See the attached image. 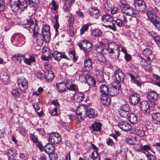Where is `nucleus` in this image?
Returning a JSON list of instances; mask_svg holds the SVG:
<instances>
[{"label":"nucleus","mask_w":160,"mask_h":160,"mask_svg":"<svg viewBox=\"0 0 160 160\" xmlns=\"http://www.w3.org/2000/svg\"><path fill=\"white\" fill-rule=\"evenodd\" d=\"M44 67L46 70V71H50V70L52 68V66L51 64L48 62H46L44 63Z\"/></svg>","instance_id":"nucleus-62"},{"label":"nucleus","mask_w":160,"mask_h":160,"mask_svg":"<svg viewBox=\"0 0 160 160\" xmlns=\"http://www.w3.org/2000/svg\"><path fill=\"white\" fill-rule=\"evenodd\" d=\"M40 103L39 101L34 102L33 105V106L36 111L37 110H39L40 109V107L39 106V104Z\"/></svg>","instance_id":"nucleus-64"},{"label":"nucleus","mask_w":160,"mask_h":160,"mask_svg":"<svg viewBox=\"0 0 160 160\" xmlns=\"http://www.w3.org/2000/svg\"><path fill=\"white\" fill-rule=\"evenodd\" d=\"M102 94L100 98L101 101L104 106H109L111 102L110 98L108 97L109 91H100Z\"/></svg>","instance_id":"nucleus-9"},{"label":"nucleus","mask_w":160,"mask_h":160,"mask_svg":"<svg viewBox=\"0 0 160 160\" xmlns=\"http://www.w3.org/2000/svg\"><path fill=\"white\" fill-rule=\"evenodd\" d=\"M50 56V53L49 50L42 54V59L47 60L50 58L51 57Z\"/></svg>","instance_id":"nucleus-43"},{"label":"nucleus","mask_w":160,"mask_h":160,"mask_svg":"<svg viewBox=\"0 0 160 160\" xmlns=\"http://www.w3.org/2000/svg\"><path fill=\"white\" fill-rule=\"evenodd\" d=\"M86 75H87L86 82L88 83L89 86L95 87L96 81L94 78L90 76L89 73H87Z\"/></svg>","instance_id":"nucleus-27"},{"label":"nucleus","mask_w":160,"mask_h":160,"mask_svg":"<svg viewBox=\"0 0 160 160\" xmlns=\"http://www.w3.org/2000/svg\"><path fill=\"white\" fill-rule=\"evenodd\" d=\"M113 78V79H115V81L112 83V88L111 89L119 90L121 89V86L120 83L123 82L124 79L125 75L124 73L120 69H117L114 72Z\"/></svg>","instance_id":"nucleus-3"},{"label":"nucleus","mask_w":160,"mask_h":160,"mask_svg":"<svg viewBox=\"0 0 160 160\" xmlns=\"http://www.w3.org/2000/svg\"><path fill=\"white\" fill-rule=\"evenodd\" d=\"M143 54L146 56L148 60H152L155 58V55L153 54L151 50L149 48H146L142 52Z\"/></svg>","instance_id":"nucleus-21"},{"label":"nucleus","mask_w":160,"mask_h":160,"mask_svg":"<svg viewBox=\"0 0 160 160\" xmlns=\"http://www.w3.org/2000/svg\"><path fill=\"white\" fill-rule=\"evenodd\" d=\"M90 15L94 18L97 19L100 16L99 11L97 9H92L90 12Z\"/></svg>","instance_id":"nucleus-31"},{"label":"nucleus","mask_w":160,"mask_h":160,"mask_svg":"<svg viewBox=\"0 0 160 160\" xmlns=\"http://www.w3.org/2000/svg\"><path fill=\"white\" fill-rule=\"evenodd\" d=\"M140 148L142 150L146 151H148L151 150V149L150 146L148 145L141 146Z\"/></svg>","instance_id":"nucleus-57"},{"label":"nucleus","mask_w":160,"mask_h":160,"mask_svg":"<svg viewBox=\"0 0 160 160\" xmlns=\"http://www.w3.org/2000/svg\"><path fill=\"white\" fill-rule=\"evenodd\" d=\"M90 158L92 160H100V154L97 151H94L92 153Z\"/></svg>","instance_id":"nucleus-32"},{"label":"nucleus","mask_w":160,"mask_h":160,"mask_svg":"<svg viewBox=\"0 0 160 160\" xmlns=\"http://www.w3.org/2000/svg\"><path fill=\"white\" fill-rule=\"evenodd\" d=\"M22 58L24 62L26 65L31 66L32 64L35 62L36 59L35 56L32 54L26 53L25 55L21 54H15L12 57L13 58Z\"/></svg>","instance_id":"nucleus-5"},{"label":"nucleus","mask_w":160,"mask_h":160,"mask_svg":"<svg viewBox=\"0 0 160 160\" xmlns=\"http://www.w3.org/2000/svg\"><path fill=\"white\" fill-rule=\"evenodd\" d=\"M18 84L20 90H26L28 87V81L23 77L18 79Z\"/></svg>","instance_id":"nucleus-13"},{"label":"nucleus","mask_w":160,"mask_h":160,"mask_svg":"<svg viewBox=\"0 0 160 160\" xmlns=\"http://www.w3.org/2000/svg\"><path fill=\"white\" fill-rule=\"evenodd\" d=\"M86 74L87 73L85 72V74H84L85 76L82 74L79 75V80L82 83H85L86 82L87 79V75H86Z\"/></svg>","instance_id":"nucleus-46"},{"label":"nucleus","mask_w":160,"mask_h":160,"mask_svg":"<svg viewBox=\"0 0 160 160\" xmlns=\"http://www.w3.org/2000/svg\"><path fill=\"white\" fill-rule=\"evenodd\" d=\"M104 7L107 11H109L112 9V5L109 2L107 1L105 3Z\"/></svg>","instance_id":"nucleus-49"},{"label":"nucleus","mask_w":160,"mask_h":160,"mask_svg":"<svg viewBox=\"0 0 160 160\" xmlns=\"http://www.w3.org/2000/svg\"><path fill=\"white\" fill-rule=\"evenodd\" d=\"M94 48L96 51L99 53H101L103 54L104 53V48L103 47L101 46H98L97 45L94 46Z\"/></svg>","instance_id":"nucleus-38"},{"label":"nucleus","mask_w":160,"mask_h":160,"mask_svg":"<svg viewBox=\"0 0 160 160\" xmlns=\"http://www.w3.org/2000/svg\"><path fill=\"white\" fill-rule=\"evenodd\" d=\"M118 112L120 116L125 118L126 117L128 116L129 112L119 109Z\"/></svg>","instance_id":"nucleus-41"},{"label":"nucleus","mask_w":160,"mask_h":160,"mask_svg":"<svg viewBox=\"0 0 160 160\" xmlns=\"http://www.w3.org/2000/svg\"><path fill=\"white\" fill-rule=\"evenodd\" d=\"M45 74L46 78L48 82H51L54 79V75L52 71H46Z\"/></svg>","instance_id":"nucleus-29"},{"label":"nucleus","mask_w":160,"mask_h":160,"mask_svg":"<svg viewBox=\"0 0 160 160\" xmlns=\"http://www.w3.org/2000/svg\"><path fill=\"white\" fill-rule=\"evenodd\" d=\"M119 45L114 42H111L108 44L107 49L108 53H112L113 51L119 50Z\"/></svg>","instance_id":"nucleus-22"},{"label":"nucleus","mask_w":160,"mask_h":160,"mask_svg":"<svg viewBox=\"0 0 160 160\" xmlns=\"http://www.w3.org/2000/svg\"><path fill=\"white\" fill-rule=\"evenodd\" d=\"M30 139L34 143H36L38 140V136L35 135L34 133L30 134Z\"/></svg>","instance_id":"nucleus-50"},{"label":"nucleus","mask_w":160,"mask_h":160,"mask_svg":"<svg viewBox=\"0 0 160 160\" xmlns=\"http://www.w3.org/2000/svg\"><path fill=\"white\" fill-rule=\"evenodd\" d=\"M49 112L51 116H58L60 115L59 112H58V108L56 107L54 108L52 110H49Z\"/></svg>","instance_id":"nucleus-39"},{"label":"nucleus","mask_w":160,"mask_h":160,"mask_svg":"<svg viewBox=\"0 0 160 160\" xmlns=\"http://www.w3.org/2000/svg\"><path fill=\"white\" fill-rule=\"evenodd\" d=\"M102 21L105 24H108L112 22L113 21V17L110 14H106L103 15L102 17Z\"/></svg>","instance_id":"nucleus-25"},{"label":"nucleus","mask_w":160,"mask_h":160,"mask_svg":"<svg viewBox=\"0 0 160 160\" xmlns=\"http://www.w3.org/2000/svg\"><path fill=\"white\" fill-rule=\"evenodd\" d=\"M11 41L14 45L21 47L25 43L26 40L25 37L22 34L15 33L12 35Z\"/></svg>","instance_id":"nucleus-6"},{"label":"nucleus","mask_w":160,"mask_h":160,"mask_svg":"<svg viewBox=\"0 0 160 160\" xmlns=\"http://www.w3.org/2000/svg\"><path fill=\"white\" fill-rule=\"evenodd\" d=\"M156 8L154 9L149 7L148 9L147 15L148 19L154 24L155 27L159 31H160V20L157 17L155 14L157 11Z\"/></svg>","instance_id":"nucleus-4"},{"label":"nucleus","mask_w":160,"mask_h":160,"mask_svg":"<svg viewBox=\"0 0 160 160\" xmlns=\"http://www.w3.org/2000/svg\"><path fill=\"white\" fill-rule=\"evenodd\" d=\"M108 92V95L109 94L112 97L115 96L119 93V91H109Z\"/></svg>","instance_id":"nucleus-61"},{"label":"nucleus","mask_w":160,"mask_h":160,"mask_svg":"<svg viewBox=\"0 0 160 160\" xmlns=\"http://www.w3.org/2000/svg\"><path fill=\"white\" fill-rule=\"evenodd\" d=\"M96 74L98 82H101L104 80L103 75L102 71H97L96 72Z\"/></svg>","instance_id":"nucleus-36"},{"label":"nucleus","mask_w":160,"mask_h":160,"mask_svg":"<svg viewBox=\"0 0 160 160\" xmlns=\"http://www.w3.org/2000/svg\"><path fill=\"white\" fill-rule=\"evenodd\" d=\"M128 121L132 124H135L138 122L137 117L136 114L134 113H130L128 116Z\"/></svg>","instance_id":"nucleus-26"},{"label":"nucleus","mask_w":160,"mask_h":160,"mask_svg":"<svg viewBox=\"0 0 160 160\" xmlns=\"http://www.w3.org/2000/svg\"><path fill=\"white\" fill-rule=\"evenodd\" d=\"M119 109L128 112H130V108L129 105L128 104L122 105L120 107Z\"/></svg>","instance_id":"nucleus-48"},{"label":"nucleus","mask_w":160,"mask_h":160,"mask_svg":"<svg viewBox=\"0 0 160 160\" xmlns=\"http://www.w3.org/2000/svg\"><path fill=\"white\" fill-rule=\"evenodd\" d=\"M7 153L8 160H15V157L18 155L17 150L14 148L8 149Z\"/></svg>","instance_id":"nucleus-20"},{"label":"nucleus","mask_w":160,"mask_h":160,"mask_svg":"<svg viewBox=\"0 0 160 160\" xmlns=\"http://www.w3.org/2000/svg\"><path fill=\"white\" fill-rule=\"evenodd\" d=\"M120 53V50H116L113 51L112 53H108L109 55L111 58L115 59L116 60L118 58Z\"/></svg>","instance_id":"nucleus-30"},{"label":"nucleus","mask_w":160,"mask_h":160,"mask_svg":"<svg viewBox=\"0 0 160 160\" xmlns=\"http://www.w3.org/2000/svg\"><path fill=\"white\" fill-rule=\"evenodd\" d=\"M140 99L139 95L135 93L132 94L130 96L129 101L132 104L135 105L139 103Z\"/></svg>","instance_id":"nucleus-17"},{"label":"nucleus","mask_w":160,"mask_h":160,"mask_svg":"<svg viewBox=\"0 0 160 160\" xmlns=\"http://www.w3.org/2000/svg\"><path fill=\"white\" fill-rule=\"evenodd\" d=\"M2 81L4 82L5 84H7L9 79V77L7 75H3L2 77Z\"/></svg>","instance_id":"nucleus-59"},{"label":"nucleus","mask_w":160,"mask_h":160,"mask_svg":"<svg viewBox=\"0 0 160 160\" xmlns=\"http://www.w3.org/2000/svg\"><path fill=\"white\" fill-rule=\"evenodd\" d=\"M34 143L36 144V146L39 148L41 151L42 152L43 151L44 147H43L42 143L41 141L38 140Z\"/></svg>","instance_id":"nucleus-51"},{"label":"nucleus","mask_w":160,"mask_h":160,"mask_svg":"<svg viewBox=\"0 0 160 160\" xmlns=\"http://www.w3.org/2000/svg\"><path fill=\"white\" fill-rule=\"evenodd\" d=\"M9 3L13 12L20 13L28 6L27 0H10Z\"/></svg>","instance_id":"nucleus-2"},{"label":"nucleus","mask_w":160,"mask_h":160,"mask_svg":"<svg viewBox=\"0 0 160 160\" xmlns=\"http://www.w3.org/2000/svg\"><path fill=\"white\" fill-rule=\"evenodd\" d=\"M52 55L55 60L58 61H59L62 58V53L57 51L54 52Z\"/></svg>","instance_id":"nucleus-33"},{"label":"nucleus","mask_w":160,"mask_h":160,"mask_svg":"<svg viewBox=\"0 0 160 160\" xmlns=\"http://www.w3.org/2000/svg\"><path fill=\"white\" fill-rule=\"evenodd\" d=\"M89 26V24H85L83 25L80 29V35L83 34L86 31H87L88 29Z\"/></svg>","instance_id":"nucleus-44"},{"label":"nucleus","mask_w":160,"mask_h":160,"mask_svg":"<svg viewBox=\"0 0 160 160\" xmlns=\"http://www.w3.org/2000/svg\"><path fill=\"white\" fill-rule=\"evenodd\" d=\"M102 124L101 122H95L92 124L89 128L92 132H100L102 130Z\"/></svg>","instance_id":"nucleus-15"},{"label":"nucleus","mask_w":160,"mask_h":160,"mask_svg":"<svg viewBox=\"0 0 160 160\" xmlns=\"http://www.w3.org/2000/svg\"><path fill=\"white\" fill-rule=\"evenodd\" d=\"M53 27L56 32L55 36H56L59 34L58 29L59 27V24L58 22H55L53 23Z\"/></svg>","instance_id":"nucleus-55"},{"label":"nucleus","mask_w":160,"mask_h":160,"mask_svg":"<svg viewBox=\"0 0 160 160\" xmlns=\"http://www.w3.org/2000/svg\"><path fill=\"white\" fill-rule=\"evenodd\" d=\"M86 115L91 118H95L98 116L97 111L92 108H90L88 110H86Z\"/></svg>","instance_id":"nucleus-24"},{"label":"nucleus","mask_w":160,"mask_h":160,"mask_svg":"<svg viewBox=\"0 0 160 160\" xmlns=\"http://www.w3.org/2000/svg\"><path fill=\"white\" fill-rule=\"evenodd\" d=\"M129 75L130 76L132 81L133 82L137 84V86L139 87L141 86V84L139 81L136 79V77L132 73H130Z\"/></svg>","instance_id":"nucleus-40"},{"label":"nucleus","mask_w":160,"mask_h":160,"mask_svg":"<svg viewBox=\"0 0 160 160\" xmlns=\"http://www.w3.org/2000/svg\"><path fill=\"white\" fill-rule=\"evenodd\" d=\"M154 155L151 153H148L147 155V158L148 160H156V158L154 152H153Z\"/></svg>","instance_id":"nucleus-47"},{"label":"nucleus","mask_w":160,"mask_h":160,"mask_svg":"<svg viewBox=\"0 0 160 160\" xmlns=\"http://www.w3.org/2000/svg\"><path fill=\"white\" fill-rule=\"evenodd\" d=\"M92 45L91 43L88 41L87 42V45L86 47V50H85L84 52L85 53L86 52H90L92 49Z\"/></svg>","instance_id":"nucleus-56"},{"label":"nucleus","mask_w":160,"mask_h":160,"mask_svg":"<svg viewBox=\"0 0 160 160\" xmlns=\"http://www.w3.org/2000/svg\"><path fill=\"white\" fill-rule=\"evenodd\" d=\"M133 145H138L140 143L139 138L136 137H132Z\"/></svg>","instance_id":"nucleus-58"},{"label":"nucleus","mask_w":160,"mask_h":160,"mask_svg":"<svg viewBox=\"0 0 160 160\" xmlns=\"http://www.w3.org/2000/svg\"><path fill=\"white\" fill-rule=\"evenodd\" d=\"M111 13L112 15V17L115 18H117L119 16L118 13L119 9L118 7H114L112 9H111Z\"/></svg>","instance_id":"nucleus-35"},{"label":"nucleus","mask_w":160,"mask_h":160,"mask_svg":"<svg viewBox=\"0 0 160 160\" xmlns=\"http://www.w3.org/2000/svg\"><path fill=\"white\" fill-rule=\"evenodd\" d=\"M109 88L108 86L105 84H101L99 86L100 90H108Z\"/></svg>","instance_id":"nucleus-60"},{"label":"nucleus","mask_w":160,"mask_h":160,"mask_svg":"<svg viewBox=\"0 0 160 160\" xmlns=\"http://www.w3.org/2000/svg\"><path fill=\"white\" fill-rule=\"evenodd\" d=\"M134 4L135 7L137 8L140 12H144L146 11L147 8L146 4L143 0H134Z\"/></svg>","instance_id":"nucleus-12"},{"label":"nucleus","mask_w":160,"mask_h":160,"mask_svg":"<svg viewBox=\"0 0 160 160\" xmlns=\"http://www.w3.org/2000/svg\"><path fill=\"white\" fill-rule=\"evenodd\" d=\"M152 119L160 123V113L158 112L153 113L152 114Z\"/></svg>","instance_id":"nucleus-37"},{"label":"nucleus","mask_w":160,"mask_h":160,"mask_svg":"<svg viewBox=\"0 0 160 160\" xmlns=\"http://www.w3.org/2000/svg\"><path fill=\"white\" fill-rule=\"evenodd\" d=\"M92 35L96 37H99L102 34V32L100 29H95L92 32Z\"/></svg>","instance_id":"nucleus-34"},{"label":"nucleus","mask_w":160,"mask_h":160,"mask_svg":"<svg viewBox=\"0 0 160 160\" xmlns=\"http://www.w3.org/2000/svg\"><path fill=\"white\" fill-rule=\"evenodd\" d=\"M88 41L84 40H81L78 43V45L79 47L81 50H82L84 52L85 50H86V47L87 45V42Z\"/></svg>","instance_id":"nucleus-28"},{"label":"nucleus","mask_w":160,"mask_h":160,"mask_svg":"<svg viewBox=\"0 0 160 160\" xmlns=\"http://www.w3.org/2000/svg\"><path fill=\"white\" fill-rule=\"evenodd\" d=\"M122 12L128 16L135 17L138 13V11L129 6L126 5L123 7Z\"/></svg>","instance_id":"nucleus-10"},{"label":"nucleus","mask_w":160,"mask_h":160,"mask_svg":"<svg viewBox=\"0 0 160 160\" xmlns=\"http://www.w3.org/2000/svg\"><path fill=\"white\" fill-rule=\"evenodd\" d=\"M48 140L52 144H58L62 142V138L59 133L54 132L50 134Z\"/></svg>","instance_id":"nucleus-8"},{"label":"nucleus","mask_w":160,"mask_h":160,"mask_svg":"<svg viewBox=\"0 0 160 160\" xmlns=\"http://www.w3.org/2000/svg\"><path fill=\"white\" fill-rule=\"evenodd\" d=\"M36 131L39 132V135L42 137L44 136L46 133L44 129L42 128L37 129Z\"/></svg>","instance_id":"nucleus-63"},{"label":"nucleus","mask_w":160,"mask_h":160,"mask_svg":"<svg viewBox=\"0 0 160 160\" xmlns=\"http://www.w3.org/2000/svg\"><path fill=\"white\" fill-rule=\"evenodd\" d=\"M68 22L69 26L72 27L74 23V17L72 15L70 14L68 19Z\"/></svg>","instance_id":"nucleus-54"},{"label":"nucleus","mask_w":160,"mask_h":160,"mask_svg":"<svg viewBox=\"0 0 160 160\" xmlns=\"http://www.w3.org/2000/svg\"><path fill=\"white\" fill-rule=\"evenodd\" d=\"M118 127L124 131H130L132 129L130 124L126 121H122L118 124Z\"/></svg>","instance_id":"nucleus-16"},{"label":"nucleus","mask_w":160,"mask_h":160,"mask_svg":"<svg viewBox=\"0 0 160 160\" xmlns=\"http://www.w3.org/2000/svg\"><path fill=\"white\" fill-rule=\"evenodd\" d=\"M76 114L77 115V119L78 121L80 122L82 121L85 118V117L84 116H82V113L81 112H79V113L76 112Z\"/></svg>","instance_id":"nucleus-52"},{"label":"nucleus","mask_w":160,"mask_h":160,"mask_svg":"<svg viewBox=\"0 0 160 160\" xmlns=\"http://www.w3.org/2000/svg\"><path fill=\"white\" fill-rule=\"evenodd\" d=\"M34 16L32 13H28V17L26 18L28 23L25 24L23 28L28 30L30 32H33V37L36 38L37 42L39 46H41L44 42V41L48 42L50 39V27L48 25L43 26L42 28V34L38 33V31L39 27L36 24V20L34 18Z\"/></svg>","instance_id":"nucleus-1"},{"label":"nucleus","mask_w":160,"mask_h":160,"mask_svg":"<svg viewBox=\"0 0 160 160\" xmlns=\"http://www.w3.org/2000/svg\"><path fill=\"white\" fill-rule=\"evenodd\" d=\"M51 4L52 6V9H53L54 11L57 12L58 11V4L54 0H52V1Z\"/></svg>","instance_id":"nucleus-45"},{"label":"nucleus","mask_w":160,"mask_h":160,"mask_svg":"<svg viewBox=\"0 0 160 160\" xmlns=\"http://www.w3.org/2000/svg\"><path fill=\"white\" fill-rule=\"evenodd\" d=\"M56 89L58 90H66V88L70 90H77V86L72 83L71 80H67L66 83L63 82L58 83L56 84Z\"/></svg>","instance_id":"nucleus-7"},{"label":"nucleus","mask_w":160,"mask_h":160,"mask_svg":"<svg viewBox=\"0 0 160 160\" xmlns=\"http://www.w3.org/2000/svg\"><path fill=\"white\" fill-rule=\"evenodd\" d=\"M84 68L83 73L85 74V72L89 73V72L91 71L92 69V61L90 59L87 60H85L84 62Z\"/></svg>","instance_id":"nucleus-18"},{"label":"nucleus","mask_w":160,"mask_h":160,"mask_svg":"<svg viewBox=\"0 0 160 160\" xmlns=\"http://www.w3.org/2000/svg\"><path fill=\"white\" fill-rule=\"evenodd\" d=\"M146 97L149 100L157 101L158 99V94L154 91H150L147 93Z\"/></svg>","instance_id":"nucleus-23"},{"label":"nucleus","mask_w":160,"mask_h":160,"mask_svg":"<svg viewBox=\"0 0 160 160\" xmlns=\"http://www.w3.org/2000/svg\"><path fill=\"white\" fill-rule=\"evenodd\" d=\"M72 5L70 4L69 2H65L62 8L63 10L65 12H68L70 10V8Z\"/></svg>","instance_id":"nucleus-42"},{"label":"nucleus","mask_w":160,"mask_h":160,"mask_svg":"<svg viewBox=\"0 0 160 160\" xmlns=\"http://www.w3.org/2000/svg\"><path fill=\"white\" fill-rule=\"evenodd\" d=\"M106 142L107 145L109 146L112 147L115 144L113 140L110 138H106Z\"/></svg>","instance_id":"nucleus-53"},{"label":"nucleus","mask_w":160,"mask_h":160,"mask_svg":"<svg viewBox=\"0 0 160 160\" xmlns=\"http://www.w3.org/2000/svg\"><path fill=\"white\" fill-rule=\"evenodd\" d=\"M55 150V147L50 143H47L44 146L43 151L48 155L54 154Z\"/></svg>","instance_id":"nucleus-19"},{"label":"nucleus","mask_w":160,"mask_h":160,"mask_svg":"<svg viewBox=\"0 0 160 160\" xmlns=\"http://www.w3.org/2000/svg\"><path fill=\"white\" fill-rule=\"evenodd\" d=\"M115 23H112L110 25H105L102 24V25L104 26L106 28H109L113 31H116L117 30V27L115 26V24L118 27L120 28L122 27L124 25L122 22V19H117L115 21Z\"/></svg>","instance_id":"nucleus-11"},{"label":"nucleus","mask_w":160,"mask_h":160,"mask_svg":"<svg viewBox=\"0 0 160 160\" xmlns=\"http://www.w3.org/2000/svg\"><path fill=\"white\" fill-rule=\"evenodd\" d=\"M150 106L148 102L146 101H143L140 104L141 110L144 113H150Z\"/></svg>","instance_id":"nucleus-14"}]
</instances>
